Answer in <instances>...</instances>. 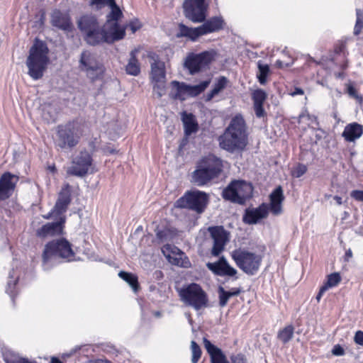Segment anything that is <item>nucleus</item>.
Wrapping results in <instances>:
<instances>
[{"label":"nucleus","instance_id":"f257e3e1","mask_svg":"<svg viewBox=\"0 0 363 363\" xmlns=\"http://www.w3.org/2000/svg\"><path fill=\"white\" fill-rule=\"evenodd\" d=\"M218 140L220 147L228 152L242 150L247 143L245 123L242 117H234Z\"/></svg>","mask_w":363,"mask_h":363},{"label":"nucleus","instance_id":"f03ea898","mask_svg":"<svg viewBox=\"0 0 363 363\" xmlns=\"http://www.w3.org/2000/svg\"><path fill=\"white\" fill-rule=\"evenodd\" d=\"M269 204L263 203L257 208H248L245 210L242 220L245 223L252 225L266 218L269 211L274 216L282 212V202L284 200L283 190L281 186H277L269 195Z\"/></svg>","mask_w":363,"mask_h":363},{"label":"nucleus","instance_id":"7ed1b4c3","mask_svg":"<svg viewBox=\"0 0 363 363\" xmlns=\"http://www.w3.org/2000/svg\"><path fill=\"white\" fill-rule=\"evenodd\" d=\"M48 52V48L43 41L36 40L30 48L26 66L28 74L33 80H38L43 77L50 62Z\"/></svg>","mask_w":363,"mask_h":363},{"label":"nucleus","instance_id":"20e7f679","mask_svg":"<svg viewBox=\"0 0 363 363\" xmlns=\"http://www.w3.org/2000/svg\"><path fill=\"white\" fill-rule=\"evenodd\" d=\"M74 253L69 242L64 238L54 240L45 246L43 253V267L48 270L58 262L57 259L62 258L70 262L74 259Z\"/></svg>","mask_w":363,"mask_h":363},{"label":"nucleus","instance_id":"39448f33","mask_svg":"<svg viewBox=\"0 0 363 363\" xmlns=\"http://www.w3.org/2000/svg\"><path fill=\"white\" fill-rule=\"evenodd\" d=\"M77 26L84 40L89 45H96L101 43L102 26L95 16L83 15L78 19Z\"/></svg>","mask_w":363,"mask_h":363},{"label":"nucleus","instance_id":"423d86ee","mask_svg":"<svg viewBox=\"0 0 363 363\" xmlns=\"http://www.w3.org/2000/svg\"><path fill=\"white\" fill-rule=\"evenodd\" d=\"M231 257L236 265L245 274L255 275L259 269L262 256L243 248H238L231 252Z\"/></svg>","mask_w":363,"mask_h":363},{"label":"nucleus","instance_id":"0eeeda50","mask_svg":"<svg viewBox=\"0 0 363 363\" xmlns=\"http://www.w3.org/2000/svg\"><path fill=\"white\" fill-rule=\"evenodd\" d=\"M181 300L196 311L208 306V298L206 293L197 284H191L179 291Z\"/></svg>","mask_w":363,"mask_h":363},{"label":"nucleus","instance_id":"6e6552de","mask_svg":"<svg viewBox=\"0 0 363 363\" xmlns=\"http://www.w3.org/2000/svg\"><path fill=\"white\" fill-rule=\"evenodd\" d=\"M252 190L250 184L242 180H235L223 189L222 196L225 200L243 204L247 199L251 197Z\"/></svg>","mask_w":363,"mask_h":363},{"label":"nucleus","instance_id":"1a4fd4ad","mask_svg":"<svg viewBox=\"0 0 363 363\" xmlns=\"http://www.w3.org/2000/svg\"><path fill=\"white\" fill-rule=\"evenodd\" d=\"M216 56V52L213 50L200 53L189 52L184 61V67L189 71V74H195L208 68Z\"/></svg>","mask_w":363,"mask_h":363},{"label":"nucleus","instance_id":"9d476101","mask_svg":"<svg viewBox=\"0 0 363 363\" xmlns=\"http://www.w3.org/2000/svg\"><path fill=\"white\" fill-rule=\"evenodd\" d=\"M208 196L206 193L199 190H194L185 193L176 202V206L181 208H189L201 213L204 211L208 203Z\"/></svg>","mask_w":363,"mask_h":363},{"label":"nucleus","instance_id":"9b49d317","mask_svg":"<svg viewBox=\"0 0 363 363\" xmlns=\"http://www.w3.org/2000/svg\"><path fill=\"white\" fill-rule=\"evenodd\" d=\"M93 159L86 150L80 151L73 157L70 166L67 169V174L77 177H83L94 171Z\"/></svg>","mask_w":363,"mask_h":363},{"label":"nucleus","instance_id":"f8f14e48","mask_svg":"<svg viewBox=\"0 0 363 363\" xmlns=\"http://www.w3.org/2000/svg\"><path fill=\"white\" fill-rule=\"evenodd\" d=\"M208 5L209 0H184V16L193 23L203 22L207 16Z\"/></svg>","mask_w":363,"mask_h":363},{"label":"nucleus","instance_id":"ddd939ff","mask_svg":"<svg viewBox=\"0 0 363 363\" xmlns=\"http://www.w3.org/2000/svg\"><path fill=\"white\" fill-rule=\"evenodd\" d=\"M79 64L81 70L85 72L86 76L91 80L101 78L105 72L103 64L89 51L82 52Z\"/></svg>","mask_w":363,"mask_h":363},{"label":"nucleus","instance_id":"4468645a","mask_svg":"<svg viewBox=\"0 0 363 363\" xmlns=\"http://www.w3.org/2000/svg\"><path fill=\"white\" fill-rule=\"evenodd\" d=\"M79 140V135L72 126L68 124L58 127L55 143L60 149L72 148Z\"/></svg>","mask_w":363,"mask_h":363},{"label":"nucleus","instance_id":"2eb2a0df","mask_svg":"<svg viewBox=\"0 0 363 363\" xmlns=\"http://www.w3.org/2000/svg\"><path fill=\"white\" fill-rule=\"evenodd\" d=\"M126 26L118 22H106L102 26V41L106 43H113L124 38Z\"/></svg>","mask_w":363,"mask_h":363},{"label":"nucleus","instance_id":"dca6fc26","mask_svg":"<svg viewBox=\"0 0 363 363\" xmlns=\"http://www.w3.org/2000/svg\"><path fill=\"white\" fill-rule=\"evenodd\" d=\"M211 238L213 241L211 254L218 256L225 248V245L229 240V233L223 226H211L208 228Z\"/></svg>","mask_w":363,"mask_h":363},{"label":"nucleus","instance_id":"f3484780","mask_svg":"<svg viewBox=\"0 0 363 363\" xmlns=\"http://www.w3.org/2000/svg\"><path fill=\"white\" fill-rule=\"evenodd\" d=\"M50 23L53 27L67 33L72 31L74 28L69 14L58 9H55L51 13Z\"/></svg>","mask_w":363,"mask_h":363},{"label":"nucleus","instance_id":"a211bd4d","mask_svg":"<svg viewBox=\"0 0 363 363\" xmlns=\"http://www.w3.org/2000/svg\"><path fill=\"white\" fill-rule=\"evenodd\" d=\"M206 266L213 274L220 277H235L238 271L231 267L227 260L223 257L216 262H208Z\"/></svg>","mask_w":363,"mask_h":363},{"label":"nucleus","instance_id":"6ab92c4d","mask_svg":"<svg viewBox=\"0 0 363 363\" xmlns=\"http://www.w3.org/2000/svg\"><path fill=\"white\" fill-rule=\"evenodd\" d=\"M148 57L150 59V78L152 82L166 79L164 62L161 61L159 56L154 52H150Z\"/></svg>","mask_w":363,"mask_h":363},{"label":"nucleus","instance_id":"aec40b11","mask_svg":"<svg viewBox=\"0 0 363 363\" xmlns=\"http://www.w3.org/2000/svg\"><path fill=\"white\" fill-rule=\"evenodd\" d=\"M65 218L60 217L57 222L48 223L40 228L36 234L40 238H47L62 234Z\"/></svg>","mask_w":363,"mask_h":363},{"label":"nucleus","instance_id":"412c9836","mask_svg":"<svg viewBox=\"0 0 363 363\" xmlns=\"http://www.w3.org/2000/svg\"><path fill=\"white\" fill-rule=\"evenodd\" d=\"M199 164L208 171L210 174H213L217 177L220 174L223 168L221 160L214 155H208L203 158Z\"/></svg>","mask_w":363,"mask_h":363},{"label":"nucleus","instance_id":"4be33fe9","mask_svg":"<svg viewBox=\"0 0 363 363\" xmlns=\"http://www.w3.org/2000/svg\"><path fill=\"white\" fill-rule=\"evenodd\" d=\"M203 345L211 357V363H228L221 350L212 344L207 338L203 340Z\"/></svg>","mask_w":363,"mask_h":363},{"label":"nucleus","instance_id":"5701e85b","mask_svg":"<svg viewBox=\"0 0 363 363\" xmlns=\"http://www.w3.org/2000/svg\"><path fill=\"white\" fill-rule=\"evenodd\" d=\"M216 177L217 176L210 174L208 171L199 164L197 166V169L192 174L193 182L199 186H203Z\"/></svg>","mask_w":363,"mask_h":363},{"label":"nucleus","instance_id":"b1692460","mask_svg":"<svg viewBox=\"0 0 363 363\" xmlns=\"http://www.w3.org/2000/svg\"><path fill=\"white\" fill-rule=\"evenodd\" d=\"M363 133V126L353 123L347 125L342 133V137L348 142H353L359 138Z\"/></svg>","mask_w":363,"mask_h":363},{"label":"nucleus","instance_id":"393cba45","mask_svg":"<svg viewBox=\"0 0 363 363\" xmlns=\"http://www.w3.org/2000/svg\"><path fill=\"white\" fill-rule=\"evenodd\" d=\"M266 98L267 94L262 89L256 90L252 94L254 109L255 115L258 118L264 117L266 113L263 108V103L264 102Z\"/></svg>","mask_w":363,"mask_h":363},{"label":"nucleus","instance_id":"a878e982","mask_svg":"<svg viewBox=\"0 0 363 363\" xmlns=\"http://www.w3.org/2000/svg\"><path fill=\"white\" fill-rule=\"evenodd\" d=\"M169 96L174 99L185 100L188 97L187 84L184 82L172 81L171 82Z\"/></svg>","mask_w":363,"mask_h":363},{"label":"nucleus","instance_id":"bb28decb","mask_svg":"<svg viewBox=\"0 0 363 363\" xmlns=\"http://www.w3.org/2000/svg\"><path fill=\"white\" fill-rule=\"evenodd\" d=\"M242 292L241 287L232 288L229 291L225 290V289L220 286L218 288V303L220 307H225L228 300L233 296H237Z\"/></svg>","mask_w":363,"mask_h":363},{"label":"nucleus","instance_id":"cd10ccee","mask_svg":"<svg viewBox=\"0 0 363 363\" xmlns=\"http://www.w3.org/2000/svg\"><path fill=\"white\" fill-rule=\"evenodd\" d=\"M223 21L220 17H213L199 26L201 35H206L219 30L223 28Z\"/></svg>","mask_w":363,"mask_h":363},{"label":"nucleus","instance_id":"c85d7f7f","mask_svg":"<svg viewBox=\"0 0 363 363\" xmlns=\"http://www.w3.org/2000/svg\"><path fill=\"white\" fill-rule=\"evenodd\" d=\"M18 180V177L16 175L6 172L0 178V188L11 196Z\"/></svg>","mask_w":363,"mask_h":363},{"label":"nucleus","instance_id":"c756f323","mask_svg":"<svg viewBox=\"0 0 363 363\" xmlns=\"http://www.w3.org/2000/svg\"><path fill=\"white\" fill-rule=\"evenodd\" d=\"M182 120L184 124L185 135L189 136L198 130V123L195 117L192 113L183 112L182 114Z\"/></svg>","mask_w":363,"mask_h":363},{"label":"nucleus","instance_id":"7c9ffc66","mask_svg":"<svg viewBox=\"0 0 363 363\" xmlns=\"http://www.w3.org/2000/svg\"><path fill=\"white\" fill-rule=\"evenodd\" d=\"M179 32L177 37H186L191 40H196L199 36L202 35L199 26L197 28H189L183 23L179 25Z\"/></svg>","mask_w":363,"mask_h":363},{"label":"nucleus","instance_id":"2f4dec72","mask_svg":"<svg viewBox=\"0 0 363 363\" xmlns=\"http://www.w3.org/2000/svg\"><path fill=\"white\" fill-rule=\"evenodd\" d=\"M138 52V49H135L130 52V57L126 65L125 71L127 74L133 76H137L140 72V67L136 55Z\"/></svg>","mask_w":363,"mask_h":363},{"label":"nucleus","instance_id":"473e14b6","mask_svg":"<svg viewBox=\"0 0 363 363\" xmlns=\"http://www.w3.org/2000/svg\"><path fill=\"white\" fill-rule=\"evenodd\" d=\"M228 82V80L225 77H219L216 83L215 84L214 87L207 94L206 101L211 100L216 95H217L223 89H224L226 87Z\"/></svg>","mask_w":363,"mask_h":363},{"label":"nucleus","instance_id":"72a5a7b5","mask_svg":"<svg viewBox=\"0 0 363 363\" xmlns=\"http://www.w3.org/2000/svg\"><path fill=\"white\" fill-rule=\"evenodd\" d=\"M210 79L201 82L200 84L196 85H188V96H196L203 92L209 85Z\"/></svg>","mask_w":363,"mask_h":363},{"label":"nucleus","instance_id":"f704fd0d","mask_svg":"<svg viewBox=\"0 0 363 363\" xmlns=\"http://www.w3.org/2000/svg\"><path fill=\"white\" fill-rule=\"evenodd\" d=\"M118 276L125 281H126L133 289L134 291H137L138 289L139 285L138 281V277L136 275L125 272L123 271H121L118 273Z\"/></svg>","mask_w":363,"mask_h":363},{"label":"nucleus","instance_id":"c9c22d12","mask_svg":"<svg viewBox=\"0 0 363 363\" xmlns=\"http://www.w3.org/2000/svg\"><path fill=\"white\" fill-rule=\"evenodd\" d=\"M4 359L6 363H35L28 359L23 358L11 351L4 353Z\"/></svg>","mask_w":363,"mask_h":363},{"label":"nucleus","instance_id":"e433bc0d","mask_svg":"<svg viewBox=\"0 0 363 363\" xmlns=\"http://www.w3.org/2000/svg\"><path fill=\"white\" fill-rule=\"evenodd\" d=\"M258 72L257 77L259 82L261 84H265L267 82V77L269 74V67L268 65L263 64L262 61L257 62Z\"/></svg>","mask_w":363,"mask_h":363},{"label":"nucleus","instance_id":"4c0bfd02","mask_svg":"<svg viewBox=\"0 0 363 363\" xmlns=\"http://www.w3.org/2000/svg\"><path fill=\"white\" fill-rule=\"evenodd\" d=\"M294 330V328L292 325H287L279 332L277 337L279 340L285 344L293 337Z\"/></svg>","mask_w":363,"mask_h":363},{"label":"nucleus","instance_id":"58836bf2","mask_svg":"<svg viewBox=\"0 0 363 363\" xmlns=\"http://www.w3.org/2000/svg\"><path fill=\"white\" fill-rule=\"evenodd\" d=\"M18 277L16 275L15 271L12 269L9 272V281L7 283L6 292L13 297L15 292V287L18 282Z\"/></svg>","mask_w":363,"mask_h":363},{"label":"nucleus","instance_id":"ea45409f","mask_svg":"<svg viewBox=\"0 0 363 363\" xmlns=\"http://www.w3.org/2000/svg\"><path fill=\"white\" fill-rule=\"evenodd\" d=\"M153 84V91L159 98L164 96L166 93V79L152 82Z\"/></svg>","mask_w":363,"mask_h":363},{"label":"nucleus","instance_id":"a19ab883","mask_svg":"<svg viewBox=\"0 0 363 363\" xmlns=\"http://www.w3.org/2000/svg\"><path fill=\"white\" fill-rule=\"evenodd\" d=\"M340 281L341 277L339 273H332L328 276L327 281L323 286L325 287V289L328 290L330 288L336 286Z\"/></svg>","mask_w":363,"mask_h":363},{"label":"nucleus","instance_id":"79ce46f5","mask_svg":"<svg viewBox=\"0 0 363 363\" xmlns=\"http://www.w3.org/2000/svg\"><path fill=\"white\" fill-rule=\"evenodd\" d=\"M71 186L68 184L64 185L60 191L58 196V200L63 201L64 203H70L71 201Z\"/></svg>","mask_w":363,"mask_h":363},{"label":"nucleus","instance_id":"37998d69","mask_svg":"<svg viewBox=\"0 0 363 363\" xmlns=\"http://www.w3.org/2000/svg\"><path fill=\"white\" fill-rule=\"evenodd\" d=\"M191 363H197L200 359L202 351L199 345L194 340L191 342Z\"/></svg>","mask_w":363,"mask_h":363},{"label":"nucleus","instance_id":"c03bdc74","mask_svg":"<svg viewBox=\"0 0 363 363\" xmlns=\"http://www.w3.org/2000/svg\"><path fill=\"white\" fill-rule=\"evenodd\" d=\"M111 12L106 16V22H118V20L123 16L121 10L118 6L111 9Z\"/></svg>","mask_w":363,"mask_h":363},{"label":"nucleus","instance_id":"a18cd8bd","mask_svg":"<svg viewBox=\"0 0 363 363\" xmlns=\"http://www.w3.org/2000/svg\"><path fill=\"white\" fill-rule=\"evenodd\" d=\"M69 204V203H65L63 201H61L60 200L57 199L53 210L50 213V216L56 215L62 217L61 215L67 211Z\"/></svg>","mask_w":363,"mask_h":363},{"label":"nucleus","instance_id":"49530a36","mask_svg":"<svg viewBox=\"0 0 363 363\" xmlns=\"http://www.w3.org/2000/svg\"><path fill=\"white\" fill-rule=\"evenodd\" d=\"M357 20L354 28V34L359 35L363 28V12L361 9L356 10Z\"/></svg>","mask_w":363,"mask_h":363},{"label":"nucleus","instance_id":"de8ad7c7","mask_svg":"<svg viewBox=\"0 0 363 363\" xmlns=\"http://www.w3.org/2000/svg\"><path fill=\"white\" fill-rule=\"evenodd\" d=\"M347 92L350 97L355 99L360 104L362 103V96L357 94V90L352 85H347Z\"/></svg>","mask_w":363,"mask_h":363},{"label":"nucleus","instance_id":"09e8293b","mask_svg":"<svg viewBox=\"0 0 363 363\" xmlns=\"http://www.w3.org/2000/svg\"><path fill=\"white\" fill-rule=\"evenodd\" d=\"M306 166L302 164H299L293 169L292 175L296 178H299L303 176L306 172Z\"/></svg>","mask_w":363,"mask_h":363},{"label":"nucleus","instance_id":"8fccbe9b","mask_svg":"<svg viewBox=\"0 0 363 363\" xmlns=\"http://www.w3.org/2000/svg\"><path fill=\"white\" fill-rule=\"evenodd\" d=\"M350 196L357 201H363V190H353Z\"/></svg>","mask_w":363,"mask_h":363},{"label":"nucleus","instance_id":"3c124183","mask_svg":"<svg viewBox=\"0 0 363 363\" xmlns=\"http://www.w3.org/2000/svg\"><path fill=\"white\" fill-rule=\"evenodd\" d=\"M332 354L335 356H342L345 354V350L340 345H335L332 350Z\"/></svg>","mask_w":363,"mask_h":363},{"label":"nucleus","instance_id":"603ef678","mask_svg":"<svg viewBox=\"0 0 363 363\" xmlns=\"http://www.w3.org/2000/svg\"><path fill=\"white\" fill-rule=\"evenodd\" d=\"M356 344L363 346V332L358 330L356 332L354 337Z\"/></svg>","mask_w":363,"mask_h":363},{"label":"nucleus","instance_id":"864d4df0","mask_svg":"<svg viewBox=\"0 0 363 363\" xmlns=\"http://www.w3.org/2000/svg\"><path fill=\"white\" fill-rule=\"evenodd\" d=\"M90 4L95 6L97 9H100L106 5V0H91Z\"/></svg>","mask_w":363,"mask_h":363},{"label":"nucleus","instance_id":"5fc2aeb1","mask_svg":"<svg viewBox=\"0 0 363 363\" xmlns=\"http://www.w3.org/2000/svg\"><path fill=\"white\" fill-rule=\"evenodd\" d=\"M232 363H246V359L242 354H237L231 358Z\"/></svg>","mask_w":363,"mask_h":363},{"label":"nucleus","instance_id":"6e6d98bb","mask_svg":"<svg viewBox=\"0 0 363 363\" xmlns=\"http://www.w3.org/2000/svg\"><path fill=\"white\" fill-rule=\"evenodd\" d=\"M303 90L299 87L294 88V90L289 93V94L292 96H295L296 95H303Z\"/></svg>","mask_w":363,"mask_h":363},{"label":"nucleus","instance_id":"4d7b16f0","mask_svg":"<svg viewBox=\"0 0 363 363\" xmlns=\"http://www.w3.org/2000/svg\"><path fill=\"white\" fill-rule=\"evenodd\" d=\"M352 257V252L350 248L346 250L345 255L344 257L345 262H349L350 259Z\"/></svg>","mask_w":363,"mask_h":363},{"label":"nucleus","instance_id":"13d9d810","mask_svg":"<svg viewBox=\"0 0 363 363\" xmlns=\"http://www.w3.org/2000/svg\"><path fill=\"white\" fill-rule=\"evenodd\" d=\"M10 196L9 194L0 188V201L5 200Z\"/></svg>","mask_w":363,"mask_h":363},{"label":"nucleus","instance_id":"bf43d9fd","mask_svg":"<svg viewBox=\"0 0 363 363\" xmlns=\"http://www.w3.org/2000/svg\"><path fill=\"white\" fill-rule=\"evenodd\" d=\"M327 291V289H325V287L324 286H321V288L320 289V291L318 292V294H317L316 296V299L318 301V302L320 301L323 294Z\"/></svg>","mask_w":363,"mask_h":363},{"label":"nucleus","instance_id":"052dcab7","mask_svg":"<svg viewBox=\"0 0 363 363\" xmlns=\"http://www.w3.org/2000/svg\"><path fill=\"white\" fill-rule=\"evenodd\" d=\"M129 28H130V30H132L133 33H135L137 30H138L140 27V25H137L136 23H133V22H131L129 25H128Z\"/></svg>","mask_w":363,"mask_h":363},{"label":"nucleus","instance_id":"680f3d73","mask_svg":"<svg viewBox=\"0 0 363 363\" xmlns=\"http://www.w3.org/2000/svg\"><path fill=\"white\" fill-rule=\"evenodd\" d=\"M292 64V62H289V63H286V65H284L283 62L278 60L276 61V63H275V65L278 67V68H283L284 66H289Z\"/></svg>","mask_w":363,"mask_h":363},{"label":"nucleus","instance_id":"e2e57ef3","mask_svg":"<svg viewBox=\"0 0 363 363\" xmlns=\"http://www.w3.org/2000/svg\"><path fill=\"white\" fill-rule=\"evenodd\" d=\"M106 5H108L111 9L118 7L116 0H106Z\"/></svg>","mask_w":363,"mask_h":363},{"label":"nucleus","instance_id":"0e129e2a","mask_svg":"<svg viewBox=\"0 0 363 363\" xmlns=\"http://www.w3.org/2000/svg\"><path fill=\"white\" fill-rule=\"evenodd\" d=\"M89 363H111V362L106 359H95L90 361Z\"/></svg>","mask_w":363,"mask_h":363},{"label":"nucleus","instance_id":"69168bd1","mask_svg":"<svg viewBox=\"0 0 363 363\" xmlns=\"http://www.w3.org/2000/svg\"><path fill=\"white\" fill-rule=\"evenodd\" d=\"M334 200H335L337 205H342V198L339 196H335L333 197Z\"/></svg>","mask_w":363,"mask_h":363},{"label":"nucleus","instance_id":"338daca9","mask_svg":"<svg viewBox=\"0 0 363 363\" xmlns=\"http://www.w3.org/2000/svg\"><path fill=\"white\" fill-rule=\"evenodd\" d=\"M50 363H62L59 359L56 357H52L51 359Z\"/></svg>","mask_w":363,"mask_h":363},{"label":"nucleus","instance_id":"774afa93","mask_svg":"<svg viewBox=\"0 0 363 363\" xmlns=\"http://www.w3.org/2000/svg\"><path fill=\"white\" fill-rule=\"evenodd\" d=\"M157 237L160 239H162V231L157 232Z\"/></svg>","mask_w":363,"mask_h":363}]
</instances>
